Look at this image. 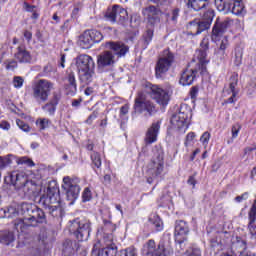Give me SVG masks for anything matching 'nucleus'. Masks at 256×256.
Masks as SVG:
<instances>
[{
	"instance_id": "obj_15",
	"label": "nucleus",
	"mask_w": 256,
	"mask_h": 256,
	"mask_svg": "<svg viewBox=\"0 0 256 256\" xmlns=\"http://www.w3.org/2000/svg\"><path fill=\"white\" fill-rule=\"evenodd\" d=\"M57 193H59V188H57V186L52 188L48 187L47 194H44L40 197L38 202L39 205L44 207L46 211H48V209L52 208L54 205H59V200L57 199L59 195Z\"/></svg>"
},
{
	"instance_id": "obj_60",
	"label": "nucleus",
	"mask_w": 256,
	"mask_h": 256,
	"mask_svg": "<svg viewBox=\"0 0 256 256\" xmlns=\"http://www.w3.org/2000/svg\"><path fill=\"white\" fill-rule=\"evenodd\" d=\"M24 38L26 39L27 43H31V39H33V33L29 30H25L24 33Z\"/></svg>"
},
{
	"instance_id": "obj_44",
	"label": "nucleus",
	"mask_w": 256,
	"mask_h": 256,
	"mask_svg": "<svg viewBox=\"0 0 256 256\" xmlns=\"http://www.w3.org/2000/svg\"><path fill=\"white\" fill-rule=\"evenodd\" d=\"M103 240L105 243V247H117L113 242V233L104 234Z\"/></svg>"
},
{
	"instance_id": "obj_61",
	"label": "nucleus",
	"mask_w": 256,
	"mask_h": 256,
	"mask_svg": "<svg viewBox=\"0 0 256 256\" xmlns=\"http://www.w3.org/2000/svg\"><path fill=\"white\" fill-rule=\"evenodd\" d=\"M0 129H3L4 131H9V129H11V124H9V122L7 121H2L0 123Z\"/></svg>"
},
{
	"instance_id": "obj_22",
	"label": "nucleus",
	"mask_w": 256,
	"mask_h": 256,
	"mask_svg": "<svg viewBox=\"0 0 256 256\" xmlns=\"http://www.w3.org/2000/svg\"><path fill=\"white\" fill-rule=\"evenodd\" d=\"M144 251L146 256H167L165 247L161 244L157 247L155 245V240H149L144 246Z\"/></svg>"
},
{
	"instance_id": "obj_3",
	"label": "nucleus",
	"mask_w": 256,
	"mask_h": 256,
	"mask_svg": "<svg viewBox=\"0 0 256 256\" xmlns=\"http://www.w3.org/2000/svg\"><path fill=\"white\" fill-rule=\"evenodd\" d=\"M200 47L201 49L196 51L198 67L195 69L187 68L181 74L179 83L180 85H183V87L193 85V81H195L197 73H200V75H205V73H207V63H209V60L207 59V52L209 51V39L207 37L202 39Z\"/></svg>"
},
{
	"instance_id": "obj_52",
	"label": "nucleus",
	"mask_w": 256,
	"mask_h": 256,
	"mask_svg": "<svg viewBox=\"0 0 256 256\" xmlns=\"http://www.w3.org/2000/svg\"><path fill=\"white\" fill-rule=\"evenodd\" d=\"M150 223L154 225L157 231H161L163 229V223L159 217H154V219H150Z\"/></svg>"
},
{
	"instance_id": "obj_18",
	"label": "nucleus",
	"mask_w": 256,
	"mask_h": 256,
	"mask_svg": "<svg viewBox=\"0 0 256 256\" xmlns=\"http://www.w3.org/2000/svg\"><path fill=\"white\" fill-rule=\"evenodd\" d=\"M159 131H161V121L153 122L150 127L147 129L145 134V144L153 145V143H157V137H159Z\"/></svg>"
},
{
	"instance_id": "obj_40",
	"label": "nucleus",
	"mask_w": 256,
	"mask_h": 256,
	"mask_svg": "<svg viewBox=\"0 0 256 256\" xmlns=\"http://www.w3.org/2000/svg\"><path fill=\"white\" fill-rule=\"evenodd\" d=\"M234 247L238 249V253H240V255H243V253H245V250L247 249V242H245V240L239 239L234 244Z\"/></svg>"
},
{
	"instance_id": "obj_46",
	"label": "nucleus",
	"mask_w": 256,
	"mask_h": 256,
	"mask_svg": "<svg viewBox=\"0 0 256 256\" xmlns=\"http://www.w3.org/2000/svg\"><path fill=\"white\" fill-rule=\"evenodd\" d=\"M23 83H25V79H23V77L21 76H15L13 78V86L16 89H21L23 87Z\"/></svg>"
},
{
	"instance_id": "obj_31",
	"label": "nucleus",
	"mask_w": 256,
	"mask_h": 256,
	"mask_svg": "<svg viewBox=\"0 0 256 256\" xmlns=\"http://www.w3.org/2000/svg\"><path fill=\"white\" fill-rule=\"evenodd\" d=\"M79 45L82 47V49H91V47H93V40L91 39L89 30L84 31V33L80 36Z\"/></svg>"
},
{
	"instance_id": "obj_13",
	"label": "nucleus",
	"mask_w": 256,
	"mask_h": 256,
	"mask_svg": "<svg viewBox=\"0 0 256 256\" xmlns=\"http://www.w3.org/2000/svg\"><path fill=\"white\" fill-rule=\"evenodd\" d=\"M105 18L110 23H118V25H125L129 21V14L125 8L114 5L112 8L108 9L105 13Z\"/></svg>"
},
{
	"instance_id": "obj_59",
	"label": "nucleus",
	"mask_w": 256,
	"mask_h": 256,
	"mask_svg": "<svg viewBox=\"0 0 256 256\" xmlns=\"http://www.w3.org/2000/svg\"><path fill=\"white\" fill-rule=\"evenodd\" d=\"M94 119H97V112H93L92 114H90L89 117L86 119L85 123H87V125H93Z\"/></svg>"
},
{
	"instance_id": "obj_36",
	"label": "nucleus",
	"mask_w": 256,
	"mask_h": 256,
	"mask_svg": "<svg viewBox=\"0 0 256 256\" xmlns=\"http://www.w3.org/2000/svg\"><path fill=\"white\" fill-rule=\"evenodd\" d=\"M88 33H90V38L92 39L93 45H95V43H101V41H103V34L100 31L88 30Z\"/></svg>"
},
{
	"instance_id": "obj_8",
	"label": "nucleus",
	"mask_w": 256,
	"mask_h": 256,
	"mask_svg": "<svg viewBox=\"0 0 256 256\" xmlns=\"http://www.w3.org/2000/svg\"><path fill=\"white\" fill-rule=\"evenodd\" d=\"M69 232L76 237L77 241H87L91 235V222L79 219L70 221Z\"/></svg>"
},
{
	"instance_id": "obj_28",
	"label": "nucleus",
	"mask_w": 256,
	"mask_h": 256,
	"mask_svg": "<svg viewBox=\"0 0 256 256\" xmlns=\"http://www.w3.org/2000/svg\"><path fill=\"white\" fill-rule=\"evenodd\" d=\"M97 245H94L92 249V256H117V246L104 247L101 250L96 249Z\"/></svg>"
},
{
	"instance_id": "obj_55",
	"label": "nucleus",
	"mask_w": 256,
	"mask_h": 256,
	"mask_svg": "<svg viewBox=\"0 0 256 256\" xmlns=\"http://www.w3.org/2000/svg\"><path fill=\"white\" fill-rule=\"evenodd\" d=\"M82 199L84 202L91 201L92 194H91V190L89 188L84 189L83 194H82Z\"/></svg>"
},
{
	"instance_id": "obj_63",
	"label": "nucleus",
	"mask_w": 256,
	"mask_h": 256,
	"mask_svg": "<svg viewBox=\"0 0 256 256\" xmlns=\"http://www.w3.org/2000/svg\"><path fill=\"white\" fill-rule=\"evenodd\" d=\"M197 93H199V88L192 87L190 90L191 99H195V97H197Z\"/></svg>"
},
{
	"instance_id": "obj_58",
	"label": "nucleus",
	"mask_w": 256,
	"mask_h": 256,
	"mask_svg": "<svg viewBox=\"0 0 256 256\" xmlns=\"http://www.w3.org/2000/svg\"><path fill=\"white\" fill-rule=\"evenodd\" d=\"M49 235L47 234V231L42 230L39 234V241H42V243H47Z\"/></svg>"
},
{
	"instance_id": "obj_62",
	"label": "nucleus",
	"mask_w": 256,
	"mask_h": 256,
	"mask_svg": "<svg viewBox=\"0 0 256 256\" xmlns=\"http://www.w3.org/2000/svg\"><path fill=\"white\" fill-rule=\"evenodd\" d=\"M24 9H25L26 11H28L29 13H33V11H35V6H33V5H31V4L27 3V2H25V3H24Z\"/></svg>"
},
{
	"instance_id": "obj_48",
	"label": "nucleus",
	"mask_w": 256,
	"mask_h": 256,
	"mask_svg": "<svg viewBox=\"0 0 256 256\" xmlns=\"http://www.w3.org/2000/svg\"><path fill=\"white\" fill-rule=\"evenodd\" d=\"M17 163L18 165H28V167H35V162L27 157L18 159Z\"/></svg>"
},
{
	"instance_id": "obj_27",
	"label": "nucleus",
	"mask_w": 256,
	"mask_h": 256,
	"mask_svg": "<svg viewBox=\"0 0 256 256\" xmlns=\"http://www.w3.org/2000/svg\"><path fill=\"white\" fill-rule=\"evenodd\" d=\"M65 81V89L68 91V95H75V93H77V80L75 79V73H68Z\"/></svg>"
},
{
	"instance_id": "obj_45",
	"label": "nucleus",
	"mask_w": 256,
	"mask_h": 256,
	"mask_svg": "<svg viewBox=\"0 0 256 256\" xmlns=\"http://www.w3.org/2000/svg\"><path fill=\"white\" fill-rule=\"evenodd\" d=\"M143 37H144L145 47H147V45H149V43H151V41H153V29H148L145 32Z\"/></svg>"
},
{
	"instance_id": "obj_32",
	"label": "nucleus",
	"mask_w": 256,
	"mask_h": 256,
	"mask_svg": "<svg viewBox=\"0 0 256 256\" xmlns=\"http://www.w3.org/2000/svg\"><path fill=\"white\" fill-rule=\"evenodd\" d=\"M47 212L49 213V215H51V217H54L56 219H61V217L65 215V212L63 211V207H61L60 201H58V204H55L51 208H48Z\"/></svg>"
},
{
	"instance_id": "obj_25",
	"label": "nucleus",
	"mask_w": 256,
	"mask_h": 256,
	"mask_svg": "<svg viewBox=\"0 0 256 256\" xmlns=\"http://www.w3.org/2000/svg\"><path fill=\"white\" fill-rule=\"evenodd\" d=\"M174 235L176 240L179 239V237L189 235V224L184 220H177L175 222Z\"/></svg>"
},
{
	"instance_id": "obj_54",
	"label": "nucleus",
	"mask_w": 256,
	"mask_h": 256,
	"mask_svg": "<svg viewBox=\"0 0 256 256\" xmlns=\"http://www.w3.org/2000/svg\"><path fill=\"white\" fill-rule=\"evenodd\" d=\"M147 19H148V23H150V25H152L153 27H155V25H159V23H161V18L159 17V15L147 16Z\"/></svg>"
},
{
	"instance_id": "obj_51",
	"label": "nucleus",
	"mask_w": 256,
	"mask_h": 256,
	"mask_svg": "<svg viewBox=\"0 0 256 256\" xmlns=\"http://www.w3.org/2000/svg\"><path fill=\"white\" fill-rule=\"evenodd\" d=\"M209 139H211V133L206 131L200 137V142L202 143V145H204V147H207V145H209Z\"/></svg>"
},
{
	"instance_id": "obj_24",
	"label": "nucleus",
	"mask_w": 256,
	"mask_h": 256,
	"mask_svg": "<svg viewBox=\"0 0 256 256\" xmlns=\"http://www.w3.org/2000/svg\"><path fill=\"white\" fill-rule=\"evenodd\" d=\"M238 83L239 79L237 78V75L230 77L229 89L227 91L228 94L232 95L227 100H225L224 103L231 104L237 101V96L239 95V89L237 88Z\"/></svg>"
},
{
	"instance_id": "obj_49",
	"label": "nucleus",
	"mask_w": 256,
	"mask_h": 256,
	"mask_svg": "<svg viewBox=\"0 0 256 256\" xmlns=\"http://www.w3.org/2000/svg\"><path fill=\"white\" fill-rule=\"evenodd\" d=\"M59 101H61V91L60 90L53 92L50 103L57 106V105H59Z\"/></svg>"
},
{
	"instance_id": "obj_56",
	"label": "nucleus",
	"mask_w": 256,
	"mask_h": 256,
	"mask_svg": "<svg viewBox=\"0 0 256 256\" xmlns=\"http://www.w3.org/2000/svg\"><path fill=\"white\" fill-rule=\"evenodd\" d=\"M239 131H241V125L235 124L232 126V137L233 139H236L239 135Z\"/></svg>"
},
{
	"instance_id": "obj_2",
	"label": "nucleus",
	"mask_w": 256,
	"mask_h": 256,
	"mask_svg": "<svg viewBox=\"0 0 256 256\" xmlns=\"http://www.w3.org/2000/svg\"><path fill=\"white\" fill-rule=\"evenodd\" d=\"M187 7L194 11L206 9L201 19H194L188 23L187 29L190 35L195 37L197 35H201L203 31H209V29H211L213 19L215 18V10L211 8L209 0H188Z\"/></svg>"
},
{
	"instance_id": "obj_47",
	"label": "nucleus",
	"mask_w": 256,
	"mask_h": 256,
	"mask_svg": "<svg viewBox=\"0 0 256 256\" xmlns=\"http://www.w3.org/2000/svg\"><path fill=\"white\" fill-rule=\"evenodd\" d=\"M12 163L11 156L0 157V169H5L7 165H11Z\"/></svg>"
},
{
	"instance_id": "obj_64",
	"label": "nucleus",
	"mask_w": 256,
	"mask_h": 256,
	"mask_svg": "<svg viewBox=\"0 0 256 256\" xmlns=\"http://www.w3.org/2000/svg\"><path fill=\"white\" fill-rule=\"evenodd\" d=\"M189 256H201V250L199 248H194L192 249Z\"/></svg>"
},
{
	"instance_id": "obj_39",
	"label": "nucleus",
	"mask_w": 256,
	"mask_h": 256,
	"mask_svg": "<svg viewBox=\"0 0 256 256\" xmlns=\"http://www.w3.org/2000/svg\"><path fill=\"white\" fill-rule=\"evenodd\" d=\"M91 161L94 167H97V169H99L101 167V154H99L98 152H92Z\"/></svg>"
},
{
	"instance_id": "obj_4",
	"label": "nucleus",
	"mask_w": 256,
	"mask_h": 256,
	"mask_svg": "<svg viewBox=\"0 0 256 256\" xmlns=\"http://www.w3.org/2000/svg\"><path fill=\"white\" fill-rule=\"evenodd\" d=\"M10 183L19 191H23L26 197H33L37 193V183L28 180L23 173L12 172L9 176Z\"/></svg>"
},
{
	"instance_id": "obj_43",
	"label": "nucleus",
	"mask_w": 256,
	"mask_h": 256,
	"mask_svg": "<svg viewBox=\"0 0 256 256\" xmlns=\"http://www.w3.org/2000/svg\"><path fill=\"white\" fill-rule=\"evenodd\" d=\"M119 256H137V250L134 247H129L119 252Z\"/></svg>"
},
{
	"instance_id": "obj_35",
	"label": "nucleus",
	"mask_w": 256,
	"mask_h": 256,
	"mask_svg": "<svg viewBox=\"0 0 256 256\" xmlns=\"http://www.w3.org/2000/svg\"><path fill=\"white\" fill-rule=\"evenodd\" d=\"M243 63V48L236 47L234 50V65L239 67Z\"/></svg>"
},
{
	"instance_id": "obj_16",
	"label": "nucleus",
	"mask_w": 256,
	"mask_h": 256,
	"mask_svg": "<svg viewBox=\"0 0 256 256\" xmlns=\"http://www.w3.org/2000/svg\"><path fill=\"white\" fill-rule=\"evenodd\" d=\"M148 3H153L154 5H150L143 9V15H147V17L163 15L165 9H167V5L169 2L167 0H148Z\"/></svg>"
},
{
	"instance_id": "obj_9",
	"label": "nucleus",
	"mask_w": 256,
	"mask_h": 256,
	"mask_svg": "<svg viewBox=\"0 0 256 256\" xmlns=\"http://www.w3.org/2000/svg\"><path fill=\"white\" fill-rule=\"evenodd\" d=\"M215 5L218 11L233 15H244L245 2L244 0H215Z\"/></svg>"
},
{
	"instance_id": "obj_6",
	"label": "nucleus",
	"mask_w": 256,
	"mask_h": 256,
	"mask_svg": "<svg viewBox=\"0 0 256 256\" xmlns=\"http://www.w3.org/2000/svg\"><path fill=\"white\" fill-rule=\"evenodd\" d=\"M173 63H175V54L170 50H164L155 65L156 79H164L167 77V73H169V69L173 67Z\"/></svg>"
},
{
	"instance_id": "obj_7",
	"label": "nucleus",
	"mask_w": 256,
	"mask_h": 256,
	"mask_svg": "<svg viewBox=\"0 0 256 256\" xmlns=\"http://www.w3.org/2000/svg\"><path fill=\"white\" fill-rule=\"evenodd\" d=\"M53 90V82L40 79L32 86V97L37 103H45Z\"/></svg>"
},
{
	"instance_id": "obj_38",
	"label": "nucleus",
	"mask_w": 256,
	"mask_h": 256,
	"mask_svg": "<svg viewBox=\"0 0 256 256\" xmlns=\"http://www.w3.org/2000/svg\"><path fill=\"white\" fill-rule=\"evenodd\" d=\"M51 124V120L47 118H39L36 120V125L39 127L41 131L47 129Z\"/></svg>"
},
{
	"instance_id": "obj_57",
	"label": "nucleus",
	"mask_w": 256,
	"mask_h": 256,
	"mask_svg": "<svg viewBox=\"0 0 256 256\" xmlns=\"http://www.w3.org/2000/svg\"><path fill=\"white\" fill-rule=\"evenodd\" d=\"M247 199H249V193H243L242 195L240 196H237L235 198V202L236 203H241V201H247Z\"/></svg>"
},
{
	"instance_id": "obj_1",
	"label": "nucleus",
	"mask_w": 256,
	"mask_h": 256,
	"mask_svg": "<svg viewBox=\"0 0 256 256\" xmlns=\"http://www.w3.org/2000/svg\"><path fill=\"white\" fill-rule=\"evenodd\" d=\"M23 215V218H18L14 221V227L18 233H27L29 227H37L38 223H47L45 212L35 204L24 202L15 208L10 206L5 212V217L13 218Z\"/></svg>"
},
{
	"instance_id": "obj_12",
	"label": "nucleus",
	"mask_w": 256,
	"mask_h": 256,
	"mask_svg": "<svg viewBox=\"0 0 256 256\" xmlns=\"http://www.w3.org/2000/svg\"><path fill=\"white\" fill-rule=\"evenodd\" d=\"M62 189L66 191V197L70 201V205H73L76 199H78L79 193H81L79 179H71V177L65 176L63 178Z\"/></svg>"
},
{
	"instance_id": "obj_17",
	"label": "nucleus",
	"mask_w": 256,
	"mask_h": 256,
	"mask_svg": "<svg viewBox=\"0 0 256 256\" xmlns=\"http://www.w3.org/2000/svg\"><path fill=\"white\" fill-rule=\"evenodd\" d=\"M229 25H231V20L226 19V20H220L217 18V20L214 23V26L212 28V35L211 39L214 41V43H217L219 41V38L229 29Z\"/></svg>"
},
{
	"instance_id": "obj_41",
	"label": "nucleus",
	"mask_w": 256,
	"mask_h": 256,
	"mask_svg": "<svg viewBox=\"0 0 256 256\" xmlns=\"http://www.w3.org/2000/svg\"><path fill=\"white\" fill-rule=\"evenodd\" d=\"M19 62L17 60L8 59L4 62V65L7 69V71H13L14 69H17L19 67Z\"/></svg>"
},
{
	"instance_id": "obj_26",
	"label": "nucleus",
	"mask_w": 256,
	"mask_h": 256,
	"mask_svg": "<svg viewBox=\"0 0 256 256\" xmlns=\"http://www.w3.org/2000/svg\"><path fill=\"white\" fill-rule=\"evenodd\" d=\"M61 251L63 256H75V253H77V242L71 239H66L62 243Z\"/></svg>"
},
{
	"instance_id": "obj_5",
	"label": "nucleus",
	"mask_w": 256,
	"mask_h": 256,
	"mask_svg": "<svg viewBox=\"0 0 256 256\" xmlns=\"http://www.w3.org/2000/svg\"><path fill=\"white\" fill-rule=\"evenodd\" d=\"M153 152V158L148 165V175H150V177L147 178V183H149V185L153 184L154 179H157L163 174L165 165L163 149L156 146Z\"/></svg>"
},
{
	"instance_id": "obj_30",
	"label": "nucleus",
	"mask_w": 256,
	"mask_h": 256,
	"mask_svg": "<svg viewBox=\"0 0 256 256\" xmlns=\"http://www.w3.org/2000/svg\"><path fill=\"white\" fill-rule=\"evenodd\" d=\"M249 224L248 229L252 237L256 239V206L253 205L249 211Z\"/></svg>"
},
{
	"instance_id": "obj_10",
	"label": "nucleus",
	"mask_w": 256,
	"mask_h": 256,
	"mask_svg": "<svg viewBox=\"0 0 256 256\" xmlns=\"http://www.w3.org/2000/svg\"><path fill=\"white\" fill-rule=\"evenodd\" d=\"M156 111L157 110L155 109V105H153L151 101L145 98V94L140 92L135 99L134 112H132V119H135V117H137V113L139 115L144 114V117H151L153 113H155Z\"/></svg>"
},
{
	"instance_id": "obj_20",
	"label": "nucleus",
	"mask_w": 256,
	"mask_h": 256,
	"mask_svg": "<svg viewBox=\"0 0 256 256\" xmlns=\"http://www.w3.org/2000/svg\"><path fill=\"white\" fill-rule=\"evenodd\" d=\"M106 49H110L114 57H125L129 53V46L125 45L123 42H107Z\"/></svg>"
},
{
	"instance_id": "obj_42",
	"label": "nucleus",
	"mask_w": 256,
	"mask_h": 256,
	"mask_svg": "<svg viewBox=\"0 0 256 256\" xmlns=\"http://www.w3.org/2000/svg\"><path fill=\"white\" fill-rule=\"evenodd\" d=\"M43 111L48 113L49 115H55V111L57 110V106L51 102L46 103L42 107Z\"/></svg>"
},
{
	"instance_id": "obj_29",
	"label": "nucleus",
	"mask_w": 256,
	"mask_h": 256,
	"mask_svg": "<svg viewBox=\"0 0 256 256\" xmlns=\"http://www.w3.org/2000/svg\"><path fill=\"white\" fill-rule=\"evenodd\" d=\"M78 75L81 83H84V85H89V83H93V79H95V70L93 68L82 70L78 72Z\"/></svg>"
},
{
	"instance_id": "obj_19",
	"label": "nucleus",
	"mask_w": 256,
	"mask_h": 256,
	"mask_svg": "<svg viewBox=\"0 0 256 256\" xmlns=\"http://www.w3.org/2000/svg\"><path fill=\"white\" fill-rule=\"evenodd\" d=\"M117 59H115V55H113V52L107 50L102 52L97 57V65L98 69H106V67H113L115 65V62Z\"/></svg>"
},
{
	"instance_id": "obj_23",
	"label": "nucleus",
	"mask_w": 256,
	"mask_h": 256,
	"mask_svg": "<svg viewBox=\"0 0 256 256\" xmlns=\"http://www.w3.org/2000/svg\"><path fill=\"white\" fill-rule=\"evenodd\" d=\"M14 58L18 63L31 64L33 63V55L24 45H20L16 48Z\"/></svg>"
},
{
	"instance_id": "obj_34",
	"label": "nucleus",
	"mask_w": 256,
	"mask_h": 256,
	"mask_svg": "<svg viewBox=\"0 0 256 256\" xmlns=\"http://www.w3.org/2000/svg\"><path fill=\"white\" fill-rule=\"evenodd\" d=\"M179 15H181V9L180 8H173L170 13L166 14V17H168V19L170 21H172V23H174V25H177V21H179Z\"/></svg>"
},
{
	"instance_id": "obj_53",
	"label": "nucleus",
	"mask_w": 256,
	"mask_h": 256,
	"mask_svg": "<svg viewBox=\"0 0 256 256\" xmlns=\"http://www.w3.org/2000/svg\"><path fill=\"white\" fill-rule=\"evenodd\" d=\"M16 123L19 129H21L25 133H29V131H31V127H29L27 123L23 122V120L18 119L16 120Z\"/></svg>"
},
{
	"instance_id": "obj_11",
	"label": "nucleus",
	"mask_w": 256,
	"mask_h": 256,
	"mask_svg": "<svg viewBox=\"0 0 256 256\" xmlns=\"http://www.w3.org/2000/svg\"><path fill=\"white\" fill-rule=\"evenodd\" d=\"M189 117H191V110L181 107L178 113L172 115L170 123L180 133H185L189 129Z\"/></svg>"
},
{
	"instance_id": "obj_14",
	"label": "nucleus",
	"mask_w": 256,
	"mask_h": 256,
	"mask_svg": "<svg viewBox=\"0 0 256 256\" xmlns=\"http://www.w3.org/2000/svg\"><path fill=\"white\" fill-rule=\"evenodd\" d=\"M146 87L151 98L154 99L158 105H162V107L169 105L170 96L167 90H164L163 88L159 87V85L155 84H147Z\"/></svg>"
},
{
	"instance_id": "obj_21",
	"label": "nucleus",
	"mask_w": 256,
	"mask_h": 256,
	"mask_svg": "<svg viewBox=\"0 0 256 256\" xmlns=\"http://www.w3.org/2000/svg\"><path fill=\"white\" fill-rule=\"evenodd\" d=\"M76 67L78 73L81 71H87L88 69L95 68V62L93 58L87 54H81L76 58Z\"/></svg>"
},
{
	"instance_id": "obj_37",
	"label": "nucleus",
	"mask_w": 256,
	"mask_h": 256,
	"mask_svg": "<svg viewBox=\"0 0 256 256\" xmlns=\"http://www.w3.org/2000/svg\"><path fill=\"white\" fill-rule=\"evenodd\" d=\"M228 45H229V41L227 39H223L221 41L219 49L216 52V55H218L219 59H225V50L227 49Z\"/></svg>"
},
{
	"instance_id": "obj_50",
	"label": "nucleus",
	"mask_w": 256,
	"mask_h": 256,
	"mask_svg": "<svg viewBox=\"0 0 256 256\" xmlns=\"http://www.w3.org/2000/svg\"><path fill=\"white\" fill-rule=\"evenodd\" d=\"M176 241V250L178 251V253H180L179 256H183L185 255V250H183V243L185 240L183 239H179V238H175Z\"/></svg>"
},
{
	"instance_id": "obj_33",
	"label": "nucleus",
	"mask_w": 256,
	"mask_h": 256,
	"mask_svg": "<svg viewBox=\"0 0 256 256\" xmlns=\"http://www.w3.org/2000/svg\"><path fill=\"white\" fill-rule=\"evenodd\" d=\"M13 241H15V234L13 232L4 231L0 235V243H2V245H11Z\"/></svg>"
}]
</instances>
